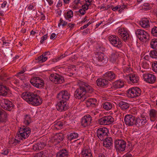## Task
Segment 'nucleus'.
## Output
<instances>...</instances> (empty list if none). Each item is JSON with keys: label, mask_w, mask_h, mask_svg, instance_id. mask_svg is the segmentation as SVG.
I'll return each mask as SVG.
<instances>
[{"label": "nucleus", "mask_w": 157, "mask_h": 157, "mask_svg": "<svg viewBox=\"0 0 157 157\" xmlns=\"http://www.w3.org/2000/svg\"><path fill=\"white\" fill-rule=\"evenodd\" d=\"M121 36L122 37L123 40L124 41H126V40H128L129 38V35L127 32L121 31L120 33Z\"/></svg>", "instance_id": "obj_39"}, {"label": "nucleus", "mask_w": 157, "mask_h": 157, "mask_svg": "<svg viewBox=\"0 0 157 157\" xmlns=\"http://www.w3.org/2000/svg\"><path fill=\"white\" fill-rule=\"evenodd\" d=\"M49 79L56 84H61L64 82L63 77L58 75L52 74Z\"/></svg>", "instance_id": "obj_14"}, {"label": "nucleus", "mask_w": 157, "mask_h": 157, "mask_svg": "<svg viewBox=\"0 0 157 157\" xmlns=\"http://www.w3.org/2000/svg\"><path fill=\"white\" fill-rule=\"evenodd\" d=\"M109 131L107 128H98L97 133L98 138L101 140H103L104 138L108 136Z\"/></svg>", "instance_id": "obj_13"}, {"label": "nucleus", "mask_w": 157, "mask_h": 157, "mask_svg": "<svg viewBox=\"0 0 157 157\" xmlns=\"http://www.w3.org/2000/svg\"><path fill=\"white\" fill-rule=\"evenodd\" d=\"M152 70L155 72L157 73V61H155L152 64Z\"/></svg>", "instance_id": "obj_47"}, {"label": "nucleus", "mask_w": 157, "mask_h": 157, "mask_svg": "<svg viewBox=\"0 0 157 157\" xmlns=\"http://www.w3.org/2000/svg\"><path fill=\"white\" fill-rule=\"evenodd\" d=\"M81 82L79 84V87L75 91L74 94V96L75 98L80 99L82 98L85 100L86 98V96L85 95L86 94L84 84Z\"/></svg>", "instance_id": "obj_3"}, {"label": "nucleus", "mask_w": 157, "mask_h": 157, "mask_svg": "<svg viewBox=\"0 0 157 157\" xmlns=\"http://www.w3.org/2000/svg\"><path fill=\"white\" fill-rule=\"evenodd\" d=\"M34 6H32V5H30L29 6L28 8V9L29 10H34Z\"/></svg>", "instance_id": "obj_64"}, {"label": "nucleus", "mask_w": 157, "mask_h": 157, "mask_svg": "<svg viewBox=\"0 0 157 157\" xmlns=\"http://www.w3.org/2000/svg\"><path fill=\"white\" fill-rule=\"evenodd\" d=\"M38 147V150H40L44 147L45 146L43 142H40L37 144Z\"/></svg>", "instance_id": "obj_46"}, {"label": "nucleus", "mask_w": 157, "mask_h": 157, "mask_svg": "<svg viewBox=\"0 0 157 157\" xmlns=\"http://www.w3.org/2000/svg\"><path fill=\"white\" fill-rule=\"evenodd\" d=\"M70 94L67 91L63 90L58 94L57 97L59 100L66 102L70 98Z\"/></svg>", "instance_id": "obj_12"}, {"label": "nucleus", "mask_w": 157, "mask_h": 157, "mask_svg": "<svg viewBox=\"0 0 157 157\" xmlns=\"http://www.w3.org/2000/svg\"><path fill=\"white\" fill-rule=\"evenodd\" d=\"M140 24L141 26L143 28H146L147 26V22L145 20H142V21H140Z\"/></svg>", "instance_id": "obj_50"}, {"label": "nucleus", "mask_w": 157, "mask_h": 157, "mask_svg": "<svg viewBox=\"0 0 157 157\" xmlns=\"http://www.w3.org/2000/svg\"><path fill=\"white\" fill-rule=\"evenodd\" d=\"M68 106L67 105L66 102L61 100H60L59 101L58 103L56 105V109L60 111L66 110L68 109Z\"/></svg>", "instance_id": "obj_18"}, {"label": "nucleus", "mask_w": 157, "mask_h": 157, "mask_svg": "<svg viewBox=\"0 0 157 157\" xmlns=\"http://www.w3.org/2000/svg\"><path fill=\"white\" fill-rule=\"evenodd\" d=\"M150 119L151 121H154L157 117V111L154 109H151L149 111Z\"/></svg>", "instance_id": "obj_27"}, {"label": "nucleus", "mask_w": 157, "mask_h": 157, "mask_svg": "<svg viewBox=\"0 0 157 157\" xmlns=\"http://www.w3.org/2000/svg\"><path fill=\"white\" fill-rule=\"evenodd\" d=\"M86 10H82V9H80L78 10V12L81 14L82 15L84 14Z\"/></svg>", "instance_id": "obj_61"}, {"label": "nucleus", "mask_w": 157, "mask_h": 157, "mask_svg": "<svg viewBox=\"0 0 157 157\" xmlns=\"http://www.w3.org/2000/svg\"><path fill=\"white\" fill-rule=\"evenodd\" d=\"M155 80L156 77L154 75L148 73V83H153L155 82Z\"/></svg>", "instance_id": "obj_34"}, {"label": "nucleus", "mask_w": 157, "mask_h": 157, "mask_svg": "<svg viewBox=\"0 0 157 157\" xmlns=\"http://www.w3.org/2000/svg\"><path fill=\"white\" fill-rule=\"evenodd\" d=\"M30 122V117L28 115H26L25 116L24 123L25 125H28Z\"/></svg>", "instance_id": "obj_43"}, {"label": "nucleus", "mask_w": 157, "mask_h": 157, "mask_svg": "<svg viewBox=\"0 0 157 157\" xmlns=\"http://www.w3.org/2000/svg\"><path fill=\"white\" fill-rule=\"evenodd\" d=\"M147 69V63L146 62H144L143 63L142 65V69L141 70V71L143 73L146 72Z\"/></svg>", "instance_id": "obj_45"}, {"label": "nucleus", "mask_w": 157, "mask_h": 157, "mask_svg": "<svg viewBox=\"0 0 157 157\" xmlns=\"http://www.w3.org/2000/svg\"><path fill=\"white\" fill-rule=\"evenodd\" d=\"M60 22L58 24V26L59 27L61 25H62L63 26H64L66 25L67 24V22L63 21L62 18H61L60 20Z\"/></svg>", "instance_id": "obj_53"}, {"label": "nucleus", "mask_w": 157, "mask_h": 157, "mask_svg": "<svg viewBox=\"0 0 157 157\" xmlns=\"http://www.w3.org/2000/svg\"><path fill=\"white\" fill-rule=\"evenodd\" d=\"M78 136V135L77 133L72 132L67 135V137L68 140L71 142L72 140L77 138Z\"/></svg>", "instance_id": "obj_32"}, {"label": "nucleus", "mask_w": 157, "mask_h": 157, "mask_svg": "<svg viewBox=\"0 0 157 157\" xmlns=\"http://www.w3.org/2000/svg\"><path fill=\"white\" fill-rule=\"evenodd\" d=\"M97 56L93 59L94 62L97 64H98V62H101L104 60L106 61V59L104 58V55L103 53L99 52Z\"/></svg>", "instance_id": "obj_21"}, {"label": "nucleus", "mask_w": 157, "mask_h": 157, "mask_svg": "<svg viewBox=\"0 0 157 157\" xmlns=\"http://www.w3.org/2000/svg\"><path fill=\"white\" fill-rule=\"evenodd\" d=\"M96 82L98 86L105 88L107 86L108 81L106 79L100 78L97 80Z\"/></svg>", "instance_id": "obj_23"}, {"label": "nucleus", "mask_w": 157, "mask_h": 157, "mask_svg": "<svg viewBox=\"0 0 157 157\" xmlns=\"http://www.w3.org/2000/svg\"><path fill=\"white\" fill-rule=\"evenodd\" d=\"M119 56V54L117 53H113L110 56V60L112 63L115 62Z\"/></svg>", "instance_id": "obj_38"}, {"label": "nucleus", "mask_w": 157, "mask_h": 157, "mask_svg": "<svg viewBox=\"0 0 157 157\" xmlns=\"http://www.w3.org/2000/svg\"><path fill=\"white\" fill-rule=\"evenodd\" d=\"M30 82L33 86L38 88H43L44 84L43 79L36 76L31 78Z\"/></svg>", "instance_id": "obj_5"}, {"label": "nucleus", "mask_w": 157, "mask_h": 157, "mask_svg": "<svg viewBox=\"0 0 157 157\" xmlns=\"http://www.w3.org/2000/svg\"><path fill=\"white\" fill-rule=\"evenodd\" d=\"M81 154L82 157H91L92 155L90 149L86 147L82 149Z\"/></svg>", "instance_id": "obj_22"}, {"label": "nucleus", "mask_w": 157, "mask_h": 157, "mask_svg": "<svg viewBox=\"0 0 157 157\" xmlns=\"http://www.w3.org/2000/svg\"><path fill=\"white\" fill-rule=\"evenodd\" d=\"M55 140L58 143H60L63 141L64 139V135L62 133H57L55 135Z\"/></svg>", "instance_id": "obj_31"}, {"label": "nucleus", "mask_w": 157, "mask_h": 157, "mask_svg": "<svg viewBox=\"0 0 157 157\" xmlns=\"http://www.w3.org/2000/svg\"><path fill=\"white\" fill-rule=\"evenodd\" d=\"M151 47L153 49L157 50V39H153L150 42Z\"/></svg>", "instance_id": "obj_40"}, {"label": "nucleus", "mask_w": 157, "mask_h": 157, "mask_svg": "<svg viewBox=\"0 0 157 157\" xmlns=\"http://www.w3.org/2000/svg\"><path fill=\"white\" fill-rule=\"evenodd\" d=\"M104 75L106 78V80L109 81L113 80L116 77L115 73L111 71L106 72Z\"/></svg>", "instance_id": "obj_25"}, {"label": "nucleus", "mask_w": 157, "mask_h": 157, "mask_svg": "<svg viewBox=\"0 0 157 157\" xmlns=\"http://www.w3.org/2000/svg\"><path fill=\"white\" fill-rule=\"evenodd\" d=\"M135 117L132 115H127L124 117V122L125 124L128 126L134 125Z\"/></svg>", "instance_id": "obj_15"}, {"label": "nucleus", "mask_w": 157, "mask_h": 157, "mask_svg": "<svg viewBox=\"0 0 157 157\" xmlns=\"http://www.w3.org/2000/svg\"><path fill=\"white\" fill-rule=\"evenodd\" d=\"M79 65H82L83 66L82 67H84L86 70V71L87 73L88 74H90L91 71L92 67H91L90 65L84 63H83L80 62Z\"/></svg>", "instance_id": "obj_35"}, {"label": "nucleus", "mask_w": 157, "mask_h": 157, "mask_svg": "<svg viewBox=\"0 0 157 157\" xmlns=\"http://www.w3.org/2000/svg\"><path fill=\"white\" fill-rule=\"evenodd\" d=\"M3 83L0 82V95L6 96L10 91L9 88L2 84Z\"/></svg>", "instance_id": "obj_19"}, {"label": "nucleus", "mask_w": 157, "mask_h": 157, "mask_svg": "<svg viewBox=\"0 0 157 157\" xmlns=\"http://www.w3.org/2000/svg\"><path fill=\"white\" fill-rule=\"evenodd\" d=\"M47 37L48 36L47 35V34H46L45 35L42 36L41 38V40L40 41V42L41 44H42L43 41L47 39Z\"/></svg>", "instance_id": "obj_55"}, {"label": "nucleus", "mask_w": 157, "mask_h": 157, "mask_svg": "<svg viewBox=\"0 0 157 157\" xmlns=\"http://www.w3.org/2000/svg\"><path fill=\"white\" fill-rule=\"evenodd\" d=\"M89 100L92 104V107H94L95 106L97 100L95 98H89Z\"/></svg>", "instance_id": "obj_54"}, {"label": "nucleus", "mask_w": 157, "mask_h": 157, "mask_svg": "<svg viewBox=\"0 0 157 157\" xmlns=\"http://www.w3.org/2000/svg\"><path fill=\"white\" fill-rule=\"evenodd\" d=\"M92 121V117L89 115L84 116L81 120V125L84 127L90 125Z\"/></svg>", "instance_id": "obj_16"}, {"label": "nucleus", "mask_w": 157, "mask_h": 157, "mask_svg": "<svg viewBox=\"0 0 157 157\" xmlns=\"http://www.w3.org/2000/svg\"><path fill=\"white\" fill-rule=\"evenodd\" d=\"M7 114L4 110L0 109V123L6 122L7 120Z\"/></svg>", "instance_id": "obj_24"}, {"label": "nucleus", "mask_w": 157, "mask_h": 157, "mask_svg": "<svg viewBox=\"0 0 157 157\" xmlns=\"http://www.w3.org/2000/svg\"><path fill=\"white\" fill-rule=\"evenodd\" d=\"M64 56H63V55H62L58 57H56L53 59L54 62H57Z\"/></svg>", "instance_id": "obj_56"}, {"label": "nucleus", "mask_w": 157, "mask_h": 157, "mask_svg": "<svg viewBox=\"0 0 157 157\" xmlns=\"http://www.w3.org/2000/svg\"><path fill=\"white\" fill-rule=\"evenodd\" d=\"M121 7V6L118 5L117 6H115V7H113V6H112L111 8L112 9L113 11H116L117 10L119 9H120Z\"/></svg>", "instance_id": "obj_59"}, {"label": "nucleus", "mask_w": 157, "mask_h": 157, "mask_svg": "<svg viewBox=\"0 0 157 157\" xmlns=\"http://www.w3.org/2000/svg\"><path fill=\"white\" fill-rule=\"evenodd\" d=\"M147 76V74L146 73H145L143 75V77L144 79V80L146 82H147V78H146Z\"/></svg>", "instance_id": "obj_62"}, {"label": "nucleus", "mask_w": 157, "mask_h": 157, "mask_svg": "<svg viewBox=\"0 0 157 157\" xmlns=\"http://www.w3.org/2000/svg\"><path fill=\"white\" fill-rule=\"evenodd\" d=\"M103 107L105 110H109L112 108V104L110 102H106L103 104Z\"/></svg>", "instance_id": "obj_41"}, {"label": "nucleus", "mask_w": 157, "mask_h": 157, "mask_svg": "<svg viewBox=\"0 0 157 157\" xmlns=\"http://www.w3.org/2000/svg\"><path fill=\"white\" fill-rule=\"evenodd\" d=\"M63 124L62 122H58L55 124V127L56 129H60L63 126Z\"/></svg>", "instance_id": "obj_48"}, {"label": "nucleus", "mask_w": 157, "mask_h": 157, "mask_svg": "<svg viewBox=\"0 0 157 157\" xmlns=\"http://www.w3.org/2000/svg\"><path fill=\"white\" fill-rule=\"evenodd\" d=\"M118 105L121 108V109L123 110L128 109L130 106L129 104L124 101H121L118 103Z\"/></svg>", "instance_id": "obj_28"}, {"label": "nucleus", "mask_w": 157, "mask_h": 157, "mask_svg": "<svg viewBox=\"0 0 157 157\" xmlns=\"http://www.w3.org/2000/svg\"><path fill=\"white\" fill-rule=\"evenodd\" d=\"M4 52L5 54L7 56L9 55L10 54L12 55L11 54L12 52V51L11 49L9 48H6L4 50Z\"/></svg>", "instance_id": "obj_51"}, {"label": "nucleus", "mask_w": 157, "mask_h": 157, "mask_svg": "<svg viewBox=\"0 0 157 157\" xmlns=\"http://www.w3.org/2000/svg\"><path fill=\"white\" fill-rule=\"evenodd\" d=\"M81 82L79 84V87L75 91L74 94V96L75 98L80 99L82 98L85 100L86 98V96L85 95L86 94L84 84Z\"/></svg>", "instance_id": "obj_4"}, {"label": "nucleus", "mask_w": 157, "mask_h": 157, "mask_svg": "<svg viewBox=\"0 0 157 157\" xmlns=\"http://www.w3.org/2000/svg\"><path fill=\"white\" fill-rule=\"evenodd\" d=\"M136 34L139 39L144 41V39L145 40L146 42L147 40V33L143 30L138 29L136 32Z\"/></svg>", "instance_id": "obj_17"}, {"label": "nucleus", "mask_w": 157, "mask_h": 157, "mask_svg": "<svg viewBox=\"0 0 157 157\" xmlns=\"http://www.w3.org/2000/svg\"><path fill=\"white\" fill-rule=\"evenodd\" d=\"M113 118L110 116H105L98 120V123L100 125H109L114 122Z\"/></svg>", "instance_id": "obj_10"}, {"label": "nucleus", "mask_w": 157, "mask_h": 157, "mask_svg": "<svg viewBox=\"0 0 157 157\" xmlns=\"http://www.w3.org/2000/svg\"><path fill=\"white\" fill-rule=\"evenodd\" d=\"M0 105L2 108L8 111H10L14 106L12 102L5 99L0 100Z\"/></svg>", "instance_id": "obj_7"}, {"label": "nucleus", "mask_w": 157, "mask_h": 157, "mask_svg": "<svg viewBox=\"0 0 157 157\" xmlns=\"http://www.w3.org/2000/svg\"><path fill=\"white\" fill-rule=\"evenodd\" d=\"M104 140H103V145L105 147H110L113 144V140L111 137L107 136L104 138Z\"/></svg>", "instance_id": "obj_20"}, {"label": "nucleus", "mask_w": 157, "mask_h": 157, "mask_svg": "<svg viewBox=\"0 0 157 157\" xmlns=\"http://www.w3.org/2000/svg\"><path fill=\"white\" fill-rule=\"evenodd\" d=\"M130 80L133 83H137L139 80L138 77L134 74L131 75L129 77Z\"/></svg>", "instance_id": "obj_37"}, {"label": "nucleus", "mask_w": 157, "mask_h": 157, "mask_svg": "<svg viewBox=\"0 0 157 157\" xmlns=\"http://www.w3.org/2000/svg\"><path fill=\"white\" fill-rule=\"evenodd\" d=\"M109 40L114 46L118 48H121L122 46L121 40L115 35H112L109 37Z\"/></svg>", "instance_id": "obj_9"}, {"label": "nucleus", "mask_w": 157, "mask_h": 157, "mask_svg": "<svg viewBox=\"0 0 157 157\" xmlns=\"http://www.w3.org/2000/svg\"><path fill=\"white\" fill-rule=\"evenodd\" d=\"M149 54L150 57L153 58H157V52L155 50L151 51Z\"/></svg>", "instance_id": "obj_44"}, {"label": "nucleus", "mask_w": 157, "mask_h": 157, "mask_svg": "<svg viewBox=\"0 0 157 157\" xmlns=\"http://www.w3.org/2000/svg\"><path fill=\"white\" fill-rule=\"evenodd\" d=\"M68 152L66 149H63L58 152L56 154V157H68Z\"/></svg>", "instance_id": "obj_26"}, {"label": "nucleus", "mask_w": 157, "mask_h": 157, "mask_svg": "<svg viewBox=\"0 0 157 157\" xmlns=\"http://www.w3.org/2000/svg\"><path fill=\"white\" fill-rule=\"evenodd\" d=\"M50 53L49 52H45L44 54V55H42L37 58L38 62L39 63H42L45 61L47 59V57L46 56H45L47 55H49Z\"/></svg>", "instance_id": "obj_30"}, {"label": "nucleus", "mask_w": 157, "mask_h": 157, "mask_svg": "<svg viewBox=\"0 0 157 157\" xmlns=\"http://www.w3.org/2000/svg\"><path fill=\"white\" fill-rule=\"evenodd\" d=\"M151 33L153 36H157V27H155L152 29Z\"/></svg>", "instance_id": "obj_49"}, {"label": "nucleus", "mask_w": 157, "mask_h": 157, "mask_svg": "<svg viewBox=\"0 0 157 157\" xmlns=\"http://www.w3.org/2000/svg\"><path fill=\"white\" fill-rule=\"evenodd\" d=\"M37 156L39 157H52V154L49 153L47 151H45L40 152L38 154Z\"/></svg>", "instance_id": "obj_33"}, {"label": "nucleus", "mask_w": 157, "mask_h": 157, "mask_svg": "<svg viewBox=\"0 0 157 157\" xmlns=\"http://www.w3.org/2000/svg\"><path fill=\"white\" fill-rule=\"evenodd\" d=\"M115 147L117 151H123L125 150L126 143L125 141L121 139H117L114 141Z\"/></svg>", "instance_id": "obj_6"}, {"label": "nucleus", "mask_w": 157, "mask_h": 157, "mask_svg": "<svg viewBox=\"0 0 157 157\" xmlns=\"http://www.w3.org/2000/svg\"><path fill=\"white\" fill-rule=\"evenodd\" d=\"M30 128L27 126H24L23 127L20 128L16 137L19 140H23L27 138L30 134Z\"/></svg>", "instance_id": "obj_2"}, {"label": "nucleus", "mask_w": 157, "mask_h": 157, "mask_svg": "<svg viewBox=\"0 0 157 157\" xmlns=\"http://www.w3.org/2000/svg\"><path fill=\"white\" fill-rule=\"evenodd\" d=\"M22 98L29 104L37 106L40 105L41 101L39 96L36 93L27 92L21 94Z\"/></svg>", "instance_id": "obj_1"}, {"label": "nucleus", "mask_w": 157, "mask_h": 157, "mask_svg": "<svg viewBox=\"0 0 157 157\" xmlns=\"http://www.w3.org/2000/svg\"><path fill=\"white\" fill-rule=\"evenodd\" d=\"M38 147L37 144H34L33 146V149L34 151L38 150Z\"/></svg>", "instance_id": "obj_60"}, {"label": "nucleus", "mask_w": 157, "mask_h": 157, "mask_svg": "<svg viewBox=\"0 0 157 157\" xmlns=\"http://www.w3.org/2000/svg\"><path fill=\"white\" fill-rule=\"evenodd\" d=\"M124 83L122 81L117 80L113 83V85L111 87L112 88H114L116 89L122 87L124 86Z\"/></svg>", "instance_id": "obj_29"}, {"label": "nucleus", "mask_w": 157, "mask_h": 157, "mask_svg": "<svg viewBox=\"0 0 157 157\" xmlns=\"http://www.w3.org/2000/svg\"><path fill=\"white\" fill-rule=\"evenodd\" d=\"M73 12L71 10H69L66 13L64 14L65 17L66 19H69L72 17Z\"/></svg>", "instance_id": "obj_42"}, {"label": "nucleus", "mask_w": 157, "mask_h": 157, "mask_svg": "<svg viewBox=\"0 0 157 157\" xmlns=\"http://www.w3.org/2000/svg\"><path fill=\"white\" fill-rule=\"evenodd\" d=\"M128 95L129 97L133 98L139 96L141 93L140 89L137 87H132L127 91Z\"/></svg>", "instance_id": "obj_8"}, {"label": "nucleus", "mask_w": 157, "mask_h": 157, "mask_svg": "<svg viewBox=\"0 0 157 157\" xmlns=\"http://www.w3.org/2000/svg\"><path fill=\"white\" fill-rule=\"evenodd\" d=\"M86 101V106L87 107H89L90 106H92V103H91V102H90V101L89 100V98L87 99Z\"/></svg>", "instance_id": "obj_57"}, {"label": "nucleus", "mask_w": 157, "mask_h": 157, "mask_svg": "<svg viewBox=\"0 0 157 157\" xmlns=\"http://www.w3.org/2000/svg\"><path fill=\"white\" fill-rule=\"evenodd\" d=\"M6 76L5 73H1L0 74V79L2 81H6Z\"/></svg>", "instance_id": "obj_52"}, {"label": "nucleus", "mask_w": 157, "mask_h": 157, "mask_svg": "<svg viewBox=\"0 0 157 157\" xmlns=\"http://www.w3.org/2000/svg\"><path fill=\"white\" fill-rule=\"evenodd\" d=\"M146 114V113L144 112L141 114V118H135L134 125L139 127L144 125L147 121L146 120V117L147 116Z\"/></svg>", "instance_id": "obj_11"}, {"label": "nucleus", "mask_w": 157, "mask_h": 157, "mask_svg": "<svg viewBox=\"0 0 157 157\" xmlns=\"http://www.w3.org/2000/svg\"><path fill=\"white\" fill-rule=\"evenodd\" d=\"M153 5H154V4L153 3L151 4H150L148 3V10H150L152 8Z\"/></svg>", "instance_id": "obj_63"}, {"label": "nucleus", "mask_w": 157, "mask_h": 157, "mask_svg": "<svg viewBox=\"0 0 157 157\" xmlns=\"http://www.w3.org/2000/svg\"><path fill=\"white\" fill-rule=\"evenodd\" d=\"M82 83L84 84L86 93H91L93 91V89L87 83L84 82H82Z\"/></svg>", "instance_id": "obj_36"}, {"label": "nucleus", "mask_w": 157, "mask_h": 157, "mask_svg": "<svg viewBox=\"0 0 157 157\" xmlns=\"http://www.w3.org/2000/svg\"><path fill=\"white\" fill-rule=\"evenodd\" d=\"M132 70V69L130 67H126L124 69V71L127 73L130 72Z\"/></svg>", "instance_id": "obj_58"}]
</instances>
